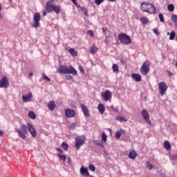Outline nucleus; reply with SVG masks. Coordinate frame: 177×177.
Returning a JSON list of instances; mask_svg holds the SVG:
<instances>
[{
  "label": "nucleus",
  "mask_w": 177,
  "mask_h": 177,
  "mask_svg": "<svg viewBox=\"0 0 177 177\" xmlns=\"http://www.w3.org/2000/svg\"><path fill=\"white\" fill-rule=\"evenodd\" d=\"M9 86V82L8 81V77L4 76L0 80V88H8Z\"/></svg>",
  "instance_id": "obj_10"
},
{
  "label": "nucleus",
  "mask_w": 177,
  "mask_h": 177,
  "mask_svg": "<svg viewBox=\"0 0 177 177\" xmlns=\"http://www.w3.org/2000/svg\"><path fill=\"white\" fill-rule=\"evenodd\" d=\"M164 147L166 149V150H170L171 149V144H169V142L165 141L164 142Z\"/></svg>",
  "instance_id": "obj_23"
},
{
  "label": "nucleus",
  "mask_w": 177,
  "mask_h": 177,
  "mask_svg": "<svg viewBox=\"0 0 177 177\" xmlns=\"http://www.w3.org/2000/svg\"><path fill=\"white\" fill-rule=\"evenodd\" d=\"M43 16H46V11L43 12Z\"/></svg>",
  "instance_id": "obj_56"
},
{
  "label": "nucleus",
  "mask_w": 177,
  "mask_h": 177,
  "mask_svg": "<svg viewBox=\"0 0 177 177\" xmlns=\"http://www.w3.org/2000/svg\"><path fill=\"white\" fill-rule=\"evenodd\" d=\"M70 55H71V56H77V52H75V50H74V48H71L68 50Z\"/></svg>",
  "instance_id": "obj_33"
},
{
  "label": "nucleus",
  "mask_w": 177,
  "mask_h": 177,
  "mask_svg": "<svg viewBox=\"0 0 177 177\" xmlns=\"http://www.w3.org/2000/svg\"><path fill=\"white\" fill-rule=\"evenodd\" d=\"M28 117H29V118H31L32 120H35L37 116L35 115V113L34 112L29 111Z\"/></svg>",
  "instance_id": "obj_27"
},
{
  "label": "nucleus",
  "mask_w": 177,
  "mask_h": 177,
  "mask_svg": "<svg viewBox=\"0 0 177 177\" xmlns=\"http://www.w3.org/2000/svg\"><path fill=\"white\" fill-rule=\"evenodd\" d=\"M93 143L96 145L97 146H100V141L98 140H93Z\"/></svg>",
  "instance_id": "obj_43"
},
{
  "label": "nucleus",
  "mask_w": 177,
  "mask_h": 177,
  "mask_svg": "<svg viewBox=\"0 0 177 177\" xmlns=\"http://www.w3.org/2000/svg\"><path fill=\"white\" fill-rule=\"evenodd\" d=\"M2 135H3V131H2V130H0V136H2Z\"/></svg>",
  "instance_id": "obj_55"
},
{
  "label": "nucleus",
  "mask_w": 177,
  "mask_h": 177,
  "mask_svg": "<svg viewBox=\"0 0 177 177\" xmlns=\"http://www.w3.org/2000/svg\"><path fill=\"white\" fill-rule=\"evenodd\" d=\"M90 52L92 54L96 53V52H97V47H96L95 46H93L90 49Z\"/></svg>",
  "instance_id": "obj_31"
},
{
  "label": "nucleus",
  "mask_w": 177,
  "mask_h": 177,
  "mask_svg": "<svg viewBox=\"0 0 177 177\" xmlns=\"http://www.w3.org/2000/svg\"><path fill=\"white\" fill-rule=\"evenodd\" d=\"M167 35H171V33H169V32H168Z\"/></svg>",
  "instance_id": "obj_61"
},
{
  "label": "nucleus",
  "mask_w": 177,
  "mask_h": 177,
  "mask_svg": "<svg viewBox=\"0 0 177 177\" xmlns=\"http://www.w3.org/2000/svg\"><path fill=\"white\" fill-rule=\"evenodd\" d=\"M120 63L122 64H125V62L124 61V59H120Z\"/></svg>",
  "instance_id": "obj_52"
},
{
  "label": "nucleus",
  "mask_w": 177,
  "mask_h": 177,
  "mask_svg": "<svg viewBox=\"0 0 177 177\" xmlns=\"http://www.w3.org/2000/svg\"><path fill=\"white\" fill-rule=\"evenodd\" d=\"M67 162L68 164V165H73V160H71V158L68 157L67 158Z\"/></svg>",
  "instance_id": "obj_42"
},
{
  "label": "nucleus",
  "mask_w": 177,
  "mask_h": 177,
  "mask_svg": "<svg viewBox=\"0 0 177 177\" xmlns=\"http://www.w3.org/2000/svg\"><path fill=\"white\" fill-rule=\"evenodd\" d=\"M103 2H104V0H95L96 5H100L101 3H103Z\"/></svg>",
  "instance_id": "obj_41"
},
{
  "label": "nucleus",
  "mask_w": 177,
  "mask_h": 177,
  "mask_svg": "<svg viewBox=\"0 0 177 177\" xmlns=\"http://www.w3.org/2000/svg\"><path fill=\"white\" fill-rule=\"evenodd\" d=\"M171 20L174 21V23H177V15L175 14H173L171 15Z\"/></svg>",
  "instance_id": "obj_36"
},
{
  "label": "nucleus",
  "mask_w": 177,
  "mask_h": 177,
  "mask_svg": "<svg viewBox=\"0 0 177 177\" xmlns=\"http://www.w3.org/2000/svg\"><path fill=\"white\" fill-rule=\"evenodd\" d=\"M71 1H72L73 3H74L75 5H77V1H76V0H71Z\"/></svg>",
  "instance_id": "obj_53"
},
{
  "label": "nucleus",
  "mask_w": 177,
  "mask_h": 177,
  "mask_svg": "<svg viewBox=\"0 0 177 177\" xmlns=\"http://www.w3.org/2000/svg\"><path fill=\"white\" fill-rule=\"evenodd\" d=\"M87 34H88V35H89V37H91V38H93V37H94L93 31L88 30Z\"/></svg>",
  "instance_id": "obj_40"
},
{
  "label": "nucleus",
  "mask_w": 177,
  "mask_h": 177,
  "mask_svg": "<svg viewBox=\"0 0 177 177\" xmlns=\"http://www.w3.org/2000/svg\"><path fill=\"white\" fill-rule=\"evenodd\" d=\"M116 120L118 121H120V122H122L124 121V122H127V119H125V117L124 116H118Z\"/></svg>",
  "instance_id": "obj_30"
},
{
  "label": "nucleus",
  "mask_w": 177,
  "mask_h": 177,
  "mask_svg": "<svg viewBox=\"0 0 177 177\" xmlns=\"http://www.w3.org/2000/svg\"><path fill=\"white\" fill-rule=\"evenodd\" d=\"M81 11L84 12L85 16H88V11L86 10V8H85V7H82Z\"/></svg>",
  "instance_id": "obj_39"
},
{
  "label": "nucleus",
  "mask_w": 177,
  "mask_h": 177,
  "mask_svg": "<svg viewBox=\"0 0 177 177\" xmlns=\"http://www.w3.org/2000/svg\"><path fill=\"white\" fill-rule=\"evenodd\" d=\"M167 9L169 12H174V10H175V6H174V4H169L167 6Z\"/></svg>",
  "instance_id": "obj_28"
},
{
  "label": "nucleus",
  "mask_w": 177,
  "mask_h": 177,
  "mask_svg": "<svg viewBox=\"0 0 177 177\" xmlns=\"http://www.w3.org/2000/svg\"><path fill=\"white\" fill-rule=\"evenodd\" d=\"M2 10V5L0 3V11Z\"/></svg>",
  "instance_id": "obj_59"
},
{
  "label": "nucleus",
  "mask_w": 177,
  "mask_h": 177,
  "mask_svg": "<svg viewBox=\"0 0 177 177\" xmlns=\"http://www.w3.org/2000/svg\"><path fill=\"white\" fill-rule=\"evenodd\" d=\"M79 70L81 73H84V67H82V66H79Z\"/></svg>",
  "instance_id": "obj_51"
},
{
  "label": "nucleus",
  "mask_w": 177,
  "mask_h": 177,
  "mask_svg": "<svg viewBox=\"0 0 177 177\" xmlns=\"http://www.w3.org/2000/svg\"><path fill=\"white\" fill-rule=\"evenodd\" d=\"M55 0H50L46 4V10L48 13H50V12H55L57 15L60 13V6L55 5Z\"/></svg>",
  "instance_id": "obj_2"
},
{
  "label": "nucleus",
  "mask_w": 177,
  "mask_h": 177,
  "mask_svg": "<svg viewBox=\"0 0 177 177\" xmlns=\"http://www.w3.org/2000/svg\"><path fill=\"white\" fill-rule=\"evenodd\" d=\"M109 2H115L117 0H108Z\"/></svg>",
  "instance_id": "obj_57"
},
{
  "label": "nucleus",
  "mask_w": 177,
  "mask_h": 177,
  "mask_svg": "<svg viewBox=\"0 0 177 177\" xmlns=\"http://www.w3.org/2000/svg\"><path fill=\"white\" fill-rule=\"evenodd\" d=\"M175 37H176V32H175V31H172L170 33L169 40L170 41H174V39H175Z\"/></svg>",
  "instance_id": "obj_26"
},
{
  "label": "nucleus",
  "mask_w": 177,
  "mask_h": 177,
  "mask_svg": "<svg viewBox=\"0 0 177 177\" xmlns=\"http://www.w3.org/2000/svg\"><path fill=\"white\" fill-rule=\"evenodd\" d=\"M101 96L103 97L105 102H108V100L111 99V92H110L109 90H106L104 93H102Z\"/></svg>",
  "instance_id": "obj_11"
},
{
  "label": "nucleus",
  "mask_w": 177,
  "mask_h": 177,
  "mask_svg": "<svg viewBox=\"0 0 177 177\" xmlns=\"http://www.w3.org/2000/svg\"><path fill=\"white\" fill-rule=\"evenodd\" d=\"M65 78L68 80V81H70V80H73V76L71 75H66Z\"/></svg>",
  "instance_id": "obj_44"
},
{
  "label": "nucleus",
  "mask_w": 177,
  "mask_h": 177,
  "mask_svg": "<svg viewBox=\"0 0 177 177\" xmlns=\"http://www.w3.org/2000/svg\"><path fill=\"white\" fill-rule=\"evenodd\" d=\"M32 75H33L32 72H30V73L28 74V76H29V77H32Z\"/></svg>",
  "instance_id": "obj_54"
},
{
  "label": "nucleus",
  "mask_w": 177,
  "mask_h": 177,
  "mask_svg": "<svg viewBox=\"0 0 177 177\" xmlns=\"http://www.w3.org/2000/svg\"><path fill=\"white\" fill-rule=\"evenodd\" d=\"M102 140L104 141V142L107 141V135L104 132L102 133Z\"/></svg>",
  "instance_id": "obj_32"
},
{
  "label": "nucleus",
  "mask_w": 177,
  "mask_h": 177,
  "mask_svg": "<svg viewBox=\"0 0 177 177\" xmlns=\"http://www.w3.org/2000/svg\"><path fill=\"white\" fill-rule=\"evenodd\" d=\"M48 109H50V110L53 111V110H55V107H56V104H55V102L51 101V102H48Z\"/></svg>",
  "instance_id": "obj_20"
},
{
  "label": "nucleus",
  "mask_w": 177,
  "mask_h": 177,
  "mask_svg": "<svg viewBox=\"0 0 177 177\" xmlns=\"http://www.w3.org/2000/svg\"><path fill=\"white\" fill-rule=\"evenodd\" d=\"M112 68H113V71L114 73H117V71H118V65H117L116 64H114L112 66Z\"/></svg>",
  "instance_id": "obj_35"
},
{
  "label": "nucleus",
  "mask_w": 177,
  "mask_h": 177,
  "mask_svg": "<svg viewBox=\"0 0 177 177\" xmlns=\"http://www.w3.org/2000/svg\"><path fill=\"white\" fill-rule=\"evenodd\" d=\"M90 171H92L93 172H95V170L96 169V168L95 167V165H89V167H88Z\"/></svg>",
  "instance_id": "obj_38"
},
{
  "label": "nucleus",
  "mask_w": 177,
  "mask_h": 177,
  "mask_svg": "<svg viewBox=\"0 0 177 177\" xmlns=\"http://www.w3.org/2000/svg\"><path fill=\"white\" fill-rule=\"evenodd\" d=\"M32 100V93H29L27 95H22V100L24 103H28Z\"/></svg>",
  "instance_id": "obj_12"
},
{
  "label": "nucleus",
  "mask_w": 177,
  "mask_h": 177,
  "mask_svg": "<svg viewBox=\"0 0 177 177\" xmlns=\"http://www.w3.org/2000/svg\"><path fill=\"white\" fill-rule=\"evenodd\" d=\"M158 88H159V94L160 96L165 95V92H167V89H168V86L165 82H160L158 84Z\"/></svg>",
  "instance_id": "obj_8"
},
{
  "label": "nucleus",
  "mask_w": 177,
  "mask_h": 177,
  "mask_svg": "<svg viewBox=\"0 0 177 177\" xmlns=\"http://www.w3.org/2000/svg\"><path fill=\"white\" fill-rule=\"evenodd\" d=\"M141 10L142 12L149 13V15H156V12L157 10L154 5L147 2H143L141 3Z\"/></svg>",
  "instance_id": "obj_3"
},
{
  "label": "nucleus",
  "mask_w": 177,
  "mask_h": 177,
  "mask_svg": "<svg viewBox=\"0 0 177 177\" xmlns=\"http://www.w3.org/2000/svg\"><path fill=\"white\" fill-rule=\"evenodd\" d=\"M80 107L83 111L84 115L86 118L89 117V109H88V107H86V106L84 104H81Z\"/></svg>",
  "instance_id": "obj_16"
},
{
  "label": "nucleus",
  "mask_w": 177,
  "mask_h": 177,
  "mask_svg": "<svg viewBox=\"0 0 177 177\" xmlns=\"http://www.w3.org/2000/svg\"><path fill=\"white\" fill-rule=\"evenodd\" d=\"M32 27L38 28L39 27V21L41 20V15L39 12H35L33 17Z\"/></svg>",
  "instance_id": "obj_7"
},
{
  "label": "nucleus",
  "mask_w": 177,
  "mask_h": 177,
  "mask_svg": "<svg viewBox=\"0 0 177 177\" xmlns=\"http://www.w3.org/2000/svg\"><path fill=\"white\" fill-rule=\"evenodd\" d=\"M158 17L161 23H164V21H165V20L164 19V15L162 14H159Z\"/></svg>",
  "instance_id": "obj_37"
},
{
  "label": "nucleus",
  "mask_w": 177,
  "mask_h": 177,
  "mask_svg": "<svg viewBox=\"0 0 177 177\" xmlns=\"http://www.w3.org/2000/svg\"><path fill=\"white\" fill-rule=\"evenodd\" d=\"M169 77H171V76L174 75V74L172 73L169 72Z\"/></svg>",
  "instance_id": "obj_58"
},
{
  "label": "nucleus",
  "mask_w": 177,
  "mask_h": 177,
  "mask_svg": "<svg viewBox=\"0 0 177 177\" xmlns=\"http://www.w3.org/2000/svg\"><path fill=\"white\" fill-rule=\"evenodd\" d=\"M28 131L32 138H37V131L30 123H27L26 125L21 124L20 129H17L18 136L19 138H21V139H26L27 138L26 135H27Z\"/></svg>",
  "instance_id": "obj_1"
},
{
  "label": "nucleus",
  "mask_w": 177,
  "mask_h": 177,
  "mask_svg": "<svg viewBox=\"0 0 177 177\" xmlns=\"http://www.w3.org/2000/svg\"><path fill=\"white\" fill-rule=\"evenodd\" d=\"M150 71V62L149 60L145 61L140 68V73L142 75L149 74Z\"/></svg>",
  "instance_id": "obj_6"
},
{
  "label": "nucleus",
  "mask_w": 177,
  "mask_h": 177,
  "mask_svg": "<svg viewBox=\"0 0 177 177\" xmlns=\"http://www.w3.org/2000/svg\"><path fill=\"white\" fill-rule=\"evenodd\" d=\"M66 74H73V75H77V73L74 67L70 66H66Z\"/></svg>",
  "instance_id": "obj_14"
},
{
  "label": "nucleus",
  "mask_w": 177,
  "mask_h": 177,
  "mask_svg": "<svg viewBox=\"0 0 177 177\" xmlns=\"http://www.w3.org/2000/svg\"><path fill=\"white\" fill-rule=\"evenodd\" d=\"M141 115L143 120H145V121H146V122H147L149 125H151V121L150 120V116L149 115V112H147L146 109H143L141 111Z\"/></svg>",
  "instance_id": "obj_9"
},
{
  "label": "nucleus",
  "mask_w": 177,
  "mask_h": 177,
  "mask_svg": "<svg viewBox=\"0 0 177 177\" xmlns=\"http://www.w3.org/2000/svg\"><path fill=\"white\" fill-rule=\"evenodd\" d=\"M131 78H133V80H135L136 82H140V81H142V76H140V75L138 73H133L131 75Z\"/></svg>",
  "instance_id": "obj_17"
},
{
  "label": "nucleus",
  "mask_w": 177,
  "mask_h": 177,
  "mask_svg": "<svg viewBox=\"0 0 177 177\" xmlns=\"http://www.w3.org/2000/svg\"><path fill=\"white\" fill-rule=\"evenodd\" d=\"M97 109L100 114H103L104 113L105 108L104 105H103L102 104H99L97 106Z\"/></svg>",
  "instance_id": "obj_21"
},
{
  "label": "nucleus",
  "mask_w": 177,
  "mask_h": 177,
  "mask_svg": "<svg viewBox=\"0 0 177 177\" xmlns=\"http://www.w3.org/2000/svg\"><path fill=\"white\" fill-rule=\"evenodd\" d=\"M176 67H177V62L176 63Z\"/></svg>",
  "instance_id": "obj_64"
},
{
  "label": "nucleus",
  "mask_w": 177,
  "mask_h": 177,
  "mask_svg": "<svg viewBox=\"0 0 177 177\" xmlns=\"http://www.w3.org/2000/svg\"><path fill=\"white\" fill-rule=\"evenodd\" d=\"M111 110H113V111H115L116 113H118V109L115 108V107H114V105H112V106H111Z\"/></svg>",
  "instance_id": "obj_48"
},
{
  "label": "nucleus",
  "mask_w": 177,
  "mask_h": 177,
  "mask_svg": "<svg viewBox=\"0 0 177 177\" xmlns=\"http://www.w3.org/2000/svg\"><path fill=\"white\" fill-rule=\"evenodd\" d=\"M75 149H77V150H80L81 146H83V145L85 143V140H86V138H85V136H79L75 137Z\"/></svg>",
  "instance_id": "obj_5"
},
{
  "label": "nucleus",
  "mask_w": 177,
  "mask_h": 177,
  "mask_svg": "<svg viewBox=\"0 0 177 177\" xmlns=\"http://www.w3.org/2000/svg\"><path fill=\"white\" fill-rule=\"evenodd\" d=\"M140 20L142 24H147L149 23V19L147 17H141Z\"/></svg>",
  "instance_id": "obj_25"
},
{
  "label": "nucleus",
  "mask_w": 177,
  "mask_h": 177,
  "mask_svg": "<svg viewBox=\"0 0 177 177\" xmlns=\"http://www.w3.org/2000/svg\"><path fill=\"white\" fill-rule=\"evenodd\" d=\"M65 115L67 118H72V117H75V111L71 110L70 109L65 110Z\"/></svg>",
  "instance_id": "obj_13"
},
{
  "label": "nucleus",
  "mask_w": 177,
  "mask_h": 177,
  "mask_svg": "<svg viewBox=\"0 0 177 177\" xmlns=\"http://www.w3.org/2000/svg\"><path fill=\"white\" fill-rule=\"evenodd\" d=\"M0 19H2V15L0 14Z\"/></svg>",
  "instance_id": "obj_62"
},
{
  "label": "nucleus",
  "mask_w": 177,
  "mask_h": 177,
  "mask_svg": "<svg viewBox=\"0 0 177 177\" xmlns=\"http://www.w3.org/2000/svg\"><path fill=\"white\" fill-rule=\"evenodd\" d=\"M55 150H57V151H58L57 154H63V150H62V149L56 148Z\"/></svg>",
  "instance_id": "obj_47"
},
{
  "label": "nucleus",
  "mask_w": 177,
  "mask_h": 177,
  "mask_svg": "<svg viewBox=\"0 0 177 177\" xmlns=\"http://www.w3.org/2000/svg\"><path fill=\"white\" fill-rule=\"evenodd\" d=\"M67 66L66 65H59L57 68V73L59 74H66Z\"/></svg>",
  "instance_id": "obj_15"
},
{
  "label": "nucleus",
  "mask_w": 177,
  "mask_h": 177,
  "mask_svg": "<svg viewBox=\"0 0 177 177\" xmlns=\"http://www.w3.org/2000/svg\"><path fill=\"white\" fill-rule=\"evenodd\" d=\"M43 78L44 80H46L47 81H50V78H48V76H46V74H43Z\"/></svg>",
  "instance_id": "obj_49"
},
{
  "label": "nucleus",
  "mask_w": 177,
  "mask_h": 177,
  "mask_svg": "<svg viewBox=\"0 0 177 177\" xmlns=\"http://www.w3.org/2000/svg\"><path fill=\"white\" fill-rule=\"evenodd\" d=\"M80 174L83 176H89V171H88V169L84 168V167L80 168Z\"/></svg>",
  "instance_id": "obj_18"
},
{
  "label": "nucleus",
  "mask_w": 177,
  "mask_h": 177,
  "mask_svg": "<svg viewBox=\"0 0 177 177\" xmlns=\"http://www.w3.org/2000/svg\"><path fill=\"white\" fill-rule=\"evenodd\" d=\"M57 156L60 158V160H62V161H66L67 160V156L66 155H62L60 153H57Z\"/></svg>",
  "instance_id": "obj_24"
},
{
  "label": "nucleus",
  "mask_w": 177,
  "mask_h": 177,
  "mask_svg": "<svg viewBox=\"0 0 177 177\" xmlns=\"http://www.w3.org/2000/svg\"><path fill=\"white\" fill-rule=\"evenodd\" d=\"M124 133H125V130L124 129L117 131L115 136V139H120V138H121V136L124 135Z\"/></svg>",
  "instance_id": "obj_19"
},
{
  "label": "nucleus",
  "mask_w": 177,
  "mask_h": 177,
  "mask_svg": "<svg viewBox=\"0 0 177 177\" xmlns=\"http://www.w3.org/2000/svg\"><path fill=\"white\" fill-rule=\"evenodd\" d=\"M109 131L110 132H111V129H109Z\"/></svg>",
  "instance_id": "obj_63"
},
{
  "label": "nucleus",
  "mask_w": 177,
  "mask_h": 177,
  "mask_svg": "<svg viewBox=\"0 0 177 177\" xmlns=\"http://www.w3.org/2000/svg\"><path fill=\"white\" fill-rule=\"evenodd\" d=\"M106 31H107V28H102V32L104 35H107V33H106Z\"/></svg>",
  "instance_id": "obj_50"
},
{
  "label": "nucleus",
  "mask_w": 177,
  "mask_h": 177,
  "mask_svg": "<svg viewBox=\"0 0 177 177\" xmlns=\"http://www.w3.org/2000/svg\"><path fill=\"white\" fill-rule=\"evenodd\" d=\"M146 167H147V168H148V169H149V171H151V169H153V165H151V163H150V162H146Z\"/></svg>",
  "instance_id": "obj_34"
},
{
  "label": "nucleus",
  "mask_w": 177,
  "mask_h": 177,
  "mask_svg": "<svg viewBox=\"0 0 177 177\" xmlns=\"http://www.w3.org/2000/svg\"><path fill=\"white\" fill-rule=\"evenodd\" d=\"M161 176L162 177H165V174H162Z\"/></svg>",
  "instance_id": "obj_60"
},
{
  "label": "nucleus",
  "mask_w": 177,
  "mask_h": 177,
  "mask_svg": "<svg viewBox=\"0 0 177 177\" xmlns=\"http://www.w3.org/2000/svg\"><path fill=\"white\" fill-rule=\"evenodd\" d=\"M118 39L121 42V44H123V45H129V44H131L132 41L131 40V37L128 36V35L125 33H120L118 35Z\"/></svg>",
  "instance_id": "obj_4"
},
{
  "label": "nucleus",
  "mask_w": 177,
  "mask_h": 177,
  "mask_svg": "<svg viewBox=\"0 0 177 177\" xmlns=\"http://www.w3.org/2000/svg\"><path fill=\"white\" fill-rule=\"evenodd\" d=\"M61 147H62V149H64V150H65V151H67L68 150V144H67L66 142H63L61 145Z\"/></svg>",
  "instance_id": "obj_29"
},
{
  "label": "nucleus",
  "mask_w": 177,
  "mask_h": 177,
  "mask_svg": "<svg viewBox=\"0 0 177 177\" xmlns=\"http://www.w3.org/2000/svg\"><path fill=\"white\" fill-rule=\"evenodd\" d=\"M153 32H154V34H156V35H160V32H158V28H154L153 30Z\"/></svg>",
  "instance_id": "obj_46"
},
{
  "label": "nucleus",
  "mask_w": 177,
  "mask_h": 177,
  "mask_svg": "<svg viewBox=\"0 0 177 177\" xmlns=\"http://www.w3.org/2000/svg\"><path fill=\"white\" fill-rule=\"evenodd\" d=\"M109 38H110L109 36H107V35H105V40L104 42L106 44V45L109 44Z\"/></svg>",
  "instance_id": "obj_45"
},
{
  "label": "nucleus",
  "mask_w": 177,
  "mask_h": 177,
  "mask_svg": "<svg viewBox=\"0 0 177 177\" xmlns=\"http://www.w3.org/2000/svg\"><path fill=\"white\" fill-rule=\"evenodd\" d=\"M136 152L131 151L129 153V158H131V160H135L136 158Z\"/></svg>",
  "instance_id": "obj_22"
}]
</instances>
